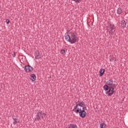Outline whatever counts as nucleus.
<instances>
[{
    "mask_svg": "<svg viewBox=\"0 0 128 128\" xmlns=\"http://www.w3.org/2000/svg\"><path fill=\"white\" fill-rule=\"evenodd\" d=\"M78 102L80 103L76 104V106L73 109V112H75L76 114L79 113L80 118H86V104H84V102H80V100H78Z\"/></svg>",
    "mask_w": 128,
    "mask_h": 128,
    "instance_id": "1",
    "label": "nucleus"
},
{
    "mask_svg": "<svg viewBox=\"0 0 128 128\" xmlns=\"http://www.w3.org/2000/svg\"><path fill=\"white\" fill-rule=\"evenodd\" d=\"M68 34L67 33V34H65V40L70 42L72 44H76V42H78V36L76 35V33L74 32H70Z\"/></svg>",
    "mask_w": 128,
    "mask_h": 128,
    "instance_id": "2",
    "label": "nucleus"
},
{
    "mask_svg": "<svg viewBox=\"0 0 128 128\" xmlns=\"http://www.w3.org/2000/svg\"><path fill=\"white\" fill-rule=\"evenodd\" d=\"M44 116H46V114L44 112H42V111L38 112L36 114V117L34 119L36 122H40V120H42V118L44 120Z\"/></svg>",
    "mask_w": 128,
    "mask_h": 128,
    "instance_id": "3",
    "label": "nucleus"
},
{
    "mask_svg": "<svg viewBox=\"0 0 128 128\" xmlns=\"http://www.w3.org/2000/svg\"><path fill=\"white\" fill-rule=\"evenodd\" d=\"M107 30L109 31V34L110 36H112L114 34V32H116V26L114 24H109L107 26Z\"/></svg>",
    "mask_w": 128,
    "mask_h": 128,
    "instance_id": "4",
    "label": "nucleus"
},
{
    "mask_svg": "<svg viewBox=\"0 0 128 128\" xmlns=\"http://www.w3.org/2000/svg\"><path fill=\"white\" fill-rule=\"evenodd\" d=\"M114 94V88L112 86H110L109 90L106 92V94L109 96H112L113 94Z\"/></svg>",
    "mask_w": 128,
    "mask_h": 128,
    "instance_id": "5",
    "label": "nucleus"
},
{
    "mask_svg": "<svg viewBox=\"0 0 128 128\" xmlns=\"http://www.w3.org/2000/svg\"><path fill=\"white\" fill-rule=\"evenodd\" d=\"M24 70L26 72H30L34 70V68L30 65H26L24 66Z\"/></svg>",
    "mask_w": 128,
    "mask_h": 128,
    "instance_id": "6",
    "label": "nucleus"
},
{
    "mask_svg": "<svg viewBox=\"0 0 128 128\" xmlns=\"http://www.w3.org/2000/svg\"><path fill=\"white\" fill-rule=\"evenodd\" d=\"M120 26L122 28H124L126 26V22L124 20H122L120 22Z\"/></svg>",
    "mask_w": 128,
    "mask_h": 128,
    "instance_id": "7",
    "label": "nucleus"
},
{
    "mask_svg": "<svg viewBox=\"0 0 128 128\" xmlns=\"http://www.w3.org/2000/svg\"><path fill=\"white\" fill-rule=\"evenodd\" d=\"M34 56H35V58L36 60H40V51L38 50H36L34 52Z\"/></svg>",
    "mask_w": 128,
    "mask_h": 128,
    "instance_id": "8",
    "label": "nucleus"
},
{
    "mask_svg": "<svg viewBox=\"0 0 128 128\" xmlns=\"http://www.w3.org/2000/svg\"><path fill=\"white\" fill-rule=\"evenodd\" d=\"M30 80H32V82H34V80H36V74H31L30 75Z\"/></svg>",
    "mask_w": 128,
    "mask_h": 128,
    "instance_id": "9",
    "label": "nucleus"
},
{
    "mask_svg": "<svg viewBox=\"0 0 128 128\" xmlns=\"http://www.w3.org/2000/svg\"><path fill=\"white\" fill-rule=\"evenodd\" d=\"M68 128H78V126L76 124H70L68 125Z\"/></svg>",
    "mask_w": 128,
    "mask_h": 128,
    "instance_id": "10",
    "label": "nucleus"
},
{
    "mask_svg": "<svg viewBox=\"0 0 128 128\" xmlns=\"http://www.w3.org/2000/svg\"><path fill=\"white\" fill-rule=\"evenodd\" d=\"M114 83V81L112 79H110L107 82V86H112V84Z\"/></svg>",
    "mask_w": 128,
    "mask_h": 128,
    "instance_id": "11",
    "label": "nucleus"
},
{
    "mask_svg": "<svg viewBox=\"0 0 128 128\" xmlns=\"http://www.w3.org/2000/svg\"><path fill=\"white\" fill-rule=\"evenodd\" d=\"M110 86H108V85H104V90H106V92H108V90H110Z\"/></svg>",
    "mask_w": 128,
    "mask_h": 128,
    "instance_id": "12",
    "label": "nucleus"
},
{
    "mask_svg": "<svg viewBox=\"0 0 128 128\" xmlns=\"http://www.w3.org/2000/svg\"><path fill=\"white\" fill-rule=\"evenodd\" d=\"M13 120H14V122H13L14 125L16 124H18V122H20V120H18V118H13Z\"/></svg>",
    "mask_w": 128,
    "mask_h": 128,
    "instance_id": "13",
    "label": "nucleus"
},
{
    "mask_svg": "<svg viewBox=\"0 0 128 128\" xmlns=\"http://www.w3.org/2000/svg\"><path fill=\"white\" fill-rule=\"evenodd\" d=\"M104 72H105L104 69V68L100 69V76H104Z\"/></svg>",
    "mask_w": 128,
    "mask_h": 128,
    "instance_id": "14",
    "label": "nucleus"
},
{
    "mask_svg": "<svg viewBox=\"0 0 128 128\" xmlns=\"http://www.w3.org/2000/svg\"><path fill=\"white\" fill-rule=\"evenodd\" d=\"M100 128H106V123H102L100 124Z\"/></svg>",
    "mask_w": 128,
    "mask_h": 128,
    "instance_id": "15",
    "label": "nucleus"
},
{
    "mask_svg": "<svg viewBox=\"0 0 128 128\" xmlns=\"http://www.w3.org/2000/svg\"><path fill=\"white\" fill-rule=\"evenodd\" d=\"M122 12V8H118L117 10V14H121Z\"/></svg>",
    "mask_w": 128,
    "mask_h": 128,
    "instance_id": "16",
    "label": "nucleus"
},
{
    "mask_svg": "<svg viewBox=\"0 0 128 128\" xmlns=\"http://www.w3.org/2000/svg\"><path fill=\"white\" fill-rule=\"evenodd\" d=\"M113 60H116V58L114 57H112L110 58V62H112Z\"/></svg>",
    "mask_w": 128,
    "mask_h": 128,
    "instance_id": "17",
    "label": "nucleus"
},
{
    "mask_svg": "<svg viewBox=\"0 0 128 128\" xmlns=\"http://www.w3.org/2000/svg\"><path fill=\"white\" fill-rule=\"evenodd\" d=\"M64 52H66V50H64L63 49V50H61V53L62 54H64Z\"/></svg>",
    "mask_w": 128,
    "mask_h": 128,
    "instance_id": "18",
    "label": "nucleus"
},
{
    "mask_svg": "<svg viewBox=\"0 0 128 128\" xmlns=\"http://www.w3.org/2000/svg\"><path fill=\"white\" fill-rule=\"evenodd\" d=\"M74 2H80L82 0H72Z\"/></svg>",
    "mask_w": 128,
    "mask_h": 128,
    "instance_id": "19",
    "label": "nucleus"
},
{
    "mask_svg": "<svg viewBox=\"0 0 128 128\" xmlns=\"http://www.w3.org/2000/svg\"><path fill=\"white\" fill-rule=\"evenodd\" d=\"M6 22L7 24H10V20L8 19L6 20Z\"/></svg>",
    "mask_w": 128,
    "mask_h": 128,
    "instance_id": "20",
    "label": "nucleus"
},
{
    "mask_svg": "<svg viewBox=\"0 0 128 128\" xmlns=\"http://www.w3.org/2000/svg\"><path fill=\"white\" fill-rule=\"evenodd\" d=\"M12 56H13V58L16 57V52H14V54H12Z\"/></svg>",
    "mask_w": 128,
    "mask_h": 128,
    "instance_id": "21",
    "label": "nucleus"
}]
</instances>
